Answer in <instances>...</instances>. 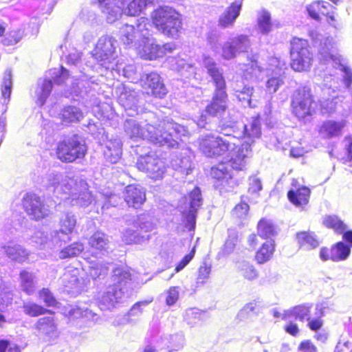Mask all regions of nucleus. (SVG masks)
Segmentation results:
<instances>
[{
  "mask_svg": "<svg viewBox=\"0 0 352 352\" xmlns=\"http://www.w3.org/2000/svg\"><path fill=\"white\" fill-rule=\"evenodd\" d=\"M116 92L119 104L129 116H133L135 113H138L139 96L134 89L126 85H120L116 88Z\"/></svg>",
  "mask_w": 352,
  "mask_h": 352,
  "instance_id": "2eb2a0df",
  "label": "nucleus"
},
{
  "mask_svg": "<svg viewBox=\"0 0 352 352\" xmlns=\"http://www.w3.org/2000/svg\"><path fill=\"white\" fill-rule=\"evenodd\" d=\"M249 206L245 202L237 204L232 211V215L237 219H245L248 214Z\"/></svg>",
  "mask_w": 352,
  "mask_h": 352,
  "instance_id": "774afa93",
  "label": "nucleus"
},
{
  "mask_svg": "<svg viewBox=\"0 0 352 352\" xmlns=\"http://www.w3.org/2000/svg\"><path fill=\"white\" fill-rule=\"evenodd\" d=\"M297 240L301 246H307V248H315L319 245V241L314 234L307 232L298 233Z\"/></svg>",
  "mask_w": 352,
  "mask_h": 352,
  "instance_id": "13d9d810",
  "label": "nucleus"
},
{
  "mask_svg": "<svg viewBox=\"0 0 352 352\" xmlns=\"http://www.w3.org/2000/svg\"><path fill=\"white\" fill-rule=\"evenodd\" d=\"M152 25L147 18L141 17L135 25L124 24L120 29V38L124 45L135 49L148 38Z\"/></svg>",
  "mask_w": 352,
  "mask_h": 352,
  "instance_id": "39448f33",
  "label": "nucleus"
},
{
  "mask_svg": "<svg viewBox=\"0 0 352 352\" xmlns=\"http://www.w3.org/2000/svg\"><path fill=\"white\" fill-rule=\"evenodd\" d=\"M284 84L283 78L277 74H272L269 76L266 82V91L269 94H274Z\"/></svg>",
  "mask_w": 352,
  "mask_h": 352,
  "instance_id": "052dcab7",
  "label": "nucleus"
},
{
  "mask_svg": "<svg viewBox=\"0 0 352 352\" xmlns=\"http://www.w3.org/2000/svg\"><path fill=\"white\" fill-rule=\"evenodd\" d=\"M184 199L185 208L188 209V211L184 212V215L186 219L185 226L189 230H193L195 228L197 211L202 204L200 189L197 187L194 188L190 194L187 197H185Z\"/></svg>",
  "mask_w": 352,
  "mask_h": 352,
  "instance_id": "4468645a",
  "label": "nucleus"
},
{
  "mask_svg": "<svg viewBox=\"0 0 352 352\" xmlns=\"http://www.w3.org/2000/svg\"><path fill=\"white\" fill-rule=\"evenodd\" d=\"M152 0H133L124 10V13L129 16H137L143 13L146 8L153 4Z\"/></svg>",
  "mask_w": 352,
  "mask_h": 352,
  "instance_id": "37998d69",
  "label": "nucleus"
},
{
  "mask_svg": "<svg viewBox=\"0 0 352 352\" xmlns=\"http://www.w3.org/2000/svg\"><path fill=\"white\" fill-rule=\"evenodd\" d=\"M182 76L187 78L197 79V72L195 66L191 63H187L183 58H179L175 60V67Z\"/></svg>",
  "mask_w": 352,
  "mask_h": 352,
  "instance_id": "c03bdc74",
  "label": "nucleus"
},
{
  "mask_svg": "<svg viewBox=\"0 0 352 352\" xmlns=\"http://www.w3.org/2000/svg\"><path fill=\"white\" fill-rule=\"evenodd\" d=\"M110 69L117 71L118 74H122L131 82H134L135 80H138L139 79L136 67L133 64L124 65L122 63L118 62Z\"/></svg>",
  "mask_w": 352,
  "mask_h": 352,
  "instance_id": "a19ab883",
  "label": "nucleus"
},
{
  "mask_svg": "<svg viewBox=\"0 0 352 352\" xmlns=\"http://www.w3.org/2000/svg\"><path fill=\"white\" fill-rule=\"evenodd\" d=\"M311 308V304H303L296 306L291 309L284 311L283 316V320H288L291 317H295L296 319H299L300 321L304 320H310V309Z\"/></svg>",
  "mask_w": 352,
  "mask_h": 352,
  "instance_id": "72a5a7b5",
  "label": "nucleus"
},
{
  "mask_svg": "<svg viewBox=\"0 0 352 352\" xmlns=\"http://www.w3.org/2000/svg\"><path fill=\"white\" fill-rule=\"evenodd\" d=\"M109 239L103 232H97L89 239V244L91 248V254L95 257L104 254L108 248Z\"/></svg>",
  "mask_w": 352,
  "mask_h": 352,
  "instance_id": "c756f323",
  "label": "nucleus"
},
{
  "mask_svg": "<svg viewBox=\"0 0 352 352\" xmlns=\"http://www.w3.org/2000/svg\"><path fill=\"white\" fill-rule=\"evenodd\" d=\"M239 113H229L221 122V133L229 138L208 135L198 140L199 150L208 157H216L228 153L230 166L243 170L252 156V146L261 135V122L252 118L248 124L240 121Z\"/></svg>",
  "mask_w": 352,
  "mask_h": 352,
  "instance_id": "f257e3e1",
  "label": "nucleus"
},
{
  "mask_svg": "<svg viewBox=\"0 0 352 352\" xmlns=\"http://www.w3.org/2000/svg\"><path fill=\"white\" fill-rule=\"evenodd\" d=\"M12 87V73L10 69H6L1 85V94L5 99H8L10 96Z\"/></svg>",
  "mask_w": 352,
  "mask_h": 352,
  "instance_id": "e2e57ef3",
  "label": "nucleus"
},
{
  "mask_svg": "<svg viewBox=\"0 0 352 352\" xmlns=\"http://www.w3.org/2000/svg\"><path fill=\"white\" fill-rule=\"evenodd\" d=\"M60 242V237L58 231H54L49 235L41 230L36 231L32 236L31 243L34 245L41 249L45 248L46 246L51 248L52 245H57Z\"/></svg>",
  "mask_w": 352,
  "mask_h": 352,
  "instance_id": "a878e982",
  "label": "nucleus"
},
{
  "mask_svg": "<svg viewBox=\"0 0 352 352\" xmlns=\"http://www.w3.org/2000/svg\"><path fill=\"white\" fill-rule=\"evenodd\" d=\"M309 195L310 190L307 187H302L297 190H290L287 193L289 201L297 207L307 204Z\"/></svg>",
  "mask_w": 352,
  "mask_h": 352,
  "instance_id": "e433bc0d",
  "label": "nucleus"
},
{
  "mask_svg": "<svg viewBox=\"0 0 352 352\" xmlns=\"http://www.w3.org/2000/svg\"><path fill=\"white\" fill-rule=\"evenodd\" d=\"M153 25L168 37L177 38L182 28L180 14L169 6H160L151 13Z\"/></svg>",
  "mask_w": 352,
  "mask_h": 352,
  "instance_id": "20e7f679",
  "label": "nucleus"
},
{
  "mask_svg": "<svg viewBox=\"0 0 352 352\" xmlns=\"http://www.w3.org/2000/svg\"><path fill=\"white\" fill-rule=\"evenodd\" d=\"M83 250V244L79 242H76L61 250L58 256L61 259L74 257L79 255Z\"/></svg>",
  "mask_w": 352,
  "mask_h": 352,
  "instance_id": "864d4df0",
  "label": "nucleus"
},
{
  "mask_svg": "<svg viewBox=\"0 0 352 352\" xmlns=\"http://www.w3.org/2000/svg\"><path fill=\"white\" fill-rule=\"evenodd\" d=\"M24 35V32L21 29H16L8 32L2 40L3 45L10 46L16 44L19 42Z\"/></svg>",
  "mask_w": 352,
  "mask_h": 352,
  "instance_id": "680f3d73",
  "label": "nucleus"
},
{
  "mask_svg": "<svg viewBox=\"0 0 352 352\" xmlns=\"http://www.w3.org/2000/svg\"><path fill=\"white\" fill-rule=\"evenodd\" d=\"M350 253V246L343 242H338L331 249L322 248L320 250V258L324 261L331 260L334 262H339L347 259Z\"/></svg>",
  "mask_w": 352,
  "mask_h": 352,
  "instance_id": "6ab92c4d",
  "label": "nucleus"
},
{
  "mask_svg": "<svg viewBox=\"0 0 352 352\" xmlns=\"http://www.w3.org/2000/svg\"><path fill=\"white\" fill-rule=\"evenodd\" d=\"M346 125V121L344 120L339 121L329 120L322 124L319 129V134L323 138H338L342 135L343 129Z\"/></svg>",
  "mask_w": 352,
  "mask_h": 352,
  "instance_id": "b1692460",
  "label": "nucleus"
},
{
  "mask_svg": "<svg viewBox=\"0 0 352 352\" xmlns=\"http://www.w3.org/2000/svg\"><path fill=\"white\" fill-rule=\"evenodd\" d=\"M237 269L240 274L247 280H252L258 276V271L249 262L245 261L239 262Z\"/></svg>",
  "mask_w": 352,
  "mask_h": 352,
  "instance_id": "3c124183",
  "label": "nucleus"
},
{
  "mask_svg": "<svg viewBox=\"0 0 352 352\" xmlns=\"http://www.w3.org/2000/svg\"><path fill=\"white\" fill-rule=\"evenodd\" d=\"M291 66L298 72L308 69L313 60L307 40L294 38L291 42Z\"/></svg>",
  "mask_w": 352,
  "mask_h": 352,
  "instance_id": "9d476101",
  "label": "nucleus"
},
{
  "mask_svg": "<svg viewBox=\"0 0 352 352\" xmlns=\"http://www.w3.org/2000/svg\"><path fill=\"white\" fill-rule=\"evenodd\" d=\"M314 100L311 91L307 86L298 87L292 95L293 113L300 120L311 115L314 109Z\"/></svg>",
  "mask_w": 352,
  "mask_h": 352,
  "instance_id": "f8f14e48",
  "label": "nucleus"
},
{
  "mask_svg": "<svg viewBox=\"0 0 352 352\" xmlns=\"http://www.w3.org/2000/svg\"><path fill=\"white\" fill-rule=\"evenodd\" d=\"M36 329L42 334L52 337L56 336L57 327L52 317L41 318L36 323Z\"/></svg>",
  "mask_w": 352,
  "mask_h": 352,
  "instance_id": "58836bf2",
  "label": "nucleus"
},
{
  "mask_svg": "<svg viewBox=\"0 0 352 352\" xmlns=\"http://www.w3.org/2000/svg\"><path fill=\"white\" fill-rule=\"evenodd\" d=\"M89 264L88 274L93 279L104 276L108 272L107 266L99 261H89Z\"/></svg>",
  "mask_w": 352,
  "mask_h": 352,
  "instance_id": "4d7b16f0",
  "label": "nucleus"
},
{
  "mask_svg": "<svg viewBox=\"0 0 352 352\" xmlns=\"http://www.w3.org/2000/svg\"><path fill=\"white\" fill-rule=\"evenodd\" d=\"M142 147L138 146L135 152L140 157L136 162L137 168L143 172H146L153 179L162 178L166 166L164 162L159 158L155 153L148 151L145 155L142 153Z\"/></svg>",
  "mask_w": 352,
  "mask_h": 352,
  "instance_id": "1a4fd4ad",
  "label": "nucleus"
},
{
  "mask_svg": "<svg viewBox=\"0 0 352 352\" xmlns=\"http://www.w3.org/2000/svg\"><path fill=\"white\" fill-rule=\"evenodd\" d=\"M142 85L145 89H148V94L155 97L162 98L167 94L162 78L156 72L146 74L141 78Z\"/></svg>",
  "mask_w": 352,
  "mask_h": 352,
  "instance_id": "a211bd4d",
  "label": "nucleus"
},
{
  "mask_svg": "<svg viewBox=\"0 0 352 352\" xmlns=\"http://www.w3.org/2000/svg\"><path fill=\"white\" fill-rule=\"evenodd\" d=\"M211 175L221 182L220 185L225 188L226 190H229L227 185L232 187L231 184H233V179L229 173L228 167L225 164H219L218 166L212 167Z\"/></svg>",
  "mask_w": 352,
  "mask_h": 352,
  "instance_id": "2f4dec72",
  "label": "nucleus"
},
{
  "mask_svg": "<svg viewBox=\"0 0 352 352\" xmlns=\"http://www.w3.org/2000/svg\"><path fill=\"white\" fill-rule=\"evenodd\" d=\"M323 224L329 228L333 229L338 233L344 232L347 226L336 215H329L323 219Z\"/></svg>",
  "mask_w": 352,
  "mask_h": 352,
  "instance_id": "5fc2aeb1",
  "label": "nucleus"
},
{
  "mask_svg": "<svg viewBox=\"0 0 352 352\" xmlns=\"http://www.w3.org/2000/svg\"><path fill=\"white\" fill-rule=\"evenodd\" d=\"M314 45L318 47L321 60L326 63L331 60H334L335 56L332 51V38L329 37L324 38L322 35H317L314 40Z\"/></svg>",
  "mask_w": 352,
  "mask_h": 352,
  "instance_id": "c85d7f7f",
  "label": "nucleus"
},
{
  "mask_svg": "<svg viewBox=\"0 0 352 352\" xmlns=\"http://www.w3.org/2000/svg\"><path fill=\"white\" fill-rule=\"evenodd\" d=\"M52 89V82L51 80H39L35 90V96L37 98V104L43 106L46 99L50 96Z\"/></svg>",
  "mask_w": 352,
  "mask_h": 352,
  "instance_id": "4c0bfd02",
  "label": "nucleus"
},
{
  "mask_svg": "<svg viewBox=\"0 0 352 352\" xmlns=\"http://www.w3.org/2000/svg\"><path fill=\"white\" fill-rule=\"evenodd\" d=\"M37 280L35 274L26 270L20 273V285L22 290L28 295L32 294L36 289Z\"/></svg>",
  "mask_w": 352,
  "mask_h": 352,
  "instance_id": "ea45409f",
  "label": "nucleus"
},
{
  "mask_svg": "<svg viewBox=\"0 0 352 352\" xmlns=\"http://www.w3.org/2000/svg\"><path fill=\"white\" fill-rule=\"evenodd\" d=\"M331 86H328L327 84L324 85V87L322 88V91L324 95H329L331 98H328L326 101L322 102L321 106L324 109H327V111L330 113L333 111L336 107V102H333V99L336 98V96L331 95V93H334L335 90L331 88Z\"/></svg>",
  "mask_w": 352,
  "mask_h": 352,
  "instance_id": "0e129e2a",
  "label": "nucleus"
},
{
  "mask_svg": "<svg viewBox=\"0 0 352 352\" xmlns=\"http://www.w3.org/2000/svg\"><path fill=\"white\" fill-rule=\"evenodd\" d=\"M151 301H141L135 303L128 313V316L117 317L113 322L114 326L125 324L128 322L129 316L139 315L142 313L141 307L146 306Z\"/></svg>",
  "mask_w": 352,
  "mask_h": 352,
  "instance_id": "603ef678",
  "label": "nucleus"
},
{
  "mask_svg": "<svg viewBox=\"0 0 352 352\" xmlns=\"http://www.w3.org/2000/svg\"><path fill=\"white\" fill-rule=\"evenodd\" d=\"M87 147L84 140L78 135H73L58 142L57 157L63 162H72L85 156Z\"/></svg>",
  "mask_w": 352,
  "mask_h": 352,
  "instance_id": "0eeeda50",
  "label": "nucleus"
},
{
  "mask_svg": "<svg viewBox=\"0 0 352 352\" xmlns=\"http://www.w3.org/2000/svg\"><path fill=\"white\" fill-rule=\"evenodd\" d=\"M171 164L174 169L186 175L189 174L192 169V162L188 155V151L185 150L184 152L172 158Z\"/></svg>",
  "mask_w": 352,
  "mask_h": 352,
  "instance_id": "c9c22d12",
  "label": "nucleus"
},
{
  "mask_svg": "<svg viewBox=\"0 0 352 352\" xmlns=\"http://www.w3.org/2000/svg\"><path fill=\"white\" fill-rule=\"evenodd\" d=\"M124 296L123 289L117 290V287L109 285L98 296L99 306L101 309H111Z\"/></svg>",
  "mask_w": 352,
  "mask_h": 352,
  "instance_id": "412c9836",
  "label": "nucleus"
},
{
  "mask_svg": "<svg viewBox=\"0 0 352 352\" xmlns=\"http://www.w3.org/2000/svg\"><path fill=\"white\" fill-rule=\"evenodd\" d=\"M234 95L245 107H255L256 102H254L253 87L245 85L242 82H236L233 85Z\"/></svg>",
  "mask_w": 352,
  "mask_h": 352,
  "instance_id": "393cba45",
  "label": "nucleus"
},
{
  "mask_svg": "<svg viewBox=\"0 0 352 352\" xmlns=\"http://www.w3.org/2000/svg\"><path fill=\"white\" fill-rule=\"evenodd\" d=\"M155 118V113L151 112L143 121L126 120L124 124L126 135L134 141L147 140L154 144L169 148L178 147L179 141H184L182 138L189 135V131L184 126L172 119L166 118L157 124L153 120Z\"/></svg>",
  "mask_w": 352,
  "mask_h": 352,
  "instance_id": "f03ea898",
  "label": "nucleus"
},
{
  "mask_svg": "<svg viewBox=\"0 0 352 352\" xmlns=\"http://www.w3.org/2000/svg\"><path fill=\"white\" fill-rule=\"evenodd\" d=\"M208 318L206 311L199 310L197 308H190L186 311L184 315L185 321L190 326H194L199 321H204Z\"/></svg>",
  "mask_w": 352,
  "mask_h": 352,
  "instance_id": "09e8293b",
  "label": "nucleus"
},
{
  "mask_svg": "<svg viewBox=\"0 0 352 352\" xmlns=\"http://www.w3.org/2000/svg\"><path fill=\"white\" fill-rule=\"evenodd\" d=\"M13 297V289L6 283L0 290V311H6L12 306Z\"/></svg>",
  "mask_w": 352,
  "mask_h": 352,
  "instance_id": "49530a36",
  "label": "nucleus"
},
{
  "mask_svg": "<svg viewBox=\"0 0 352 352\" xmlns=\"http://www.w3.org/2000/svg\"><path fill=\"white\" fill-rule=\"evenodd\" d=\"M67 179H72L69 177H63L60 173H50L43 179V185L49 191L56 194L57 197H63L67 193V190L65 189L63 181Z\"/></svg>",
  "mask_w": 352,
  "mask_h": 352,
  "instance_id": "aec40b11",
  "label": "nucleus"
},
{
  "mask_svg": "<svg viewBox=\"0 0 352 352\" xmlns=\"http://www.w3.org/2000/svg\"><path fill=\"white\" fill-rule=\"evenodd\" d=\"M203 65L216 87L212 101L206 107V111L212 116H217L224 112L227 107L228 96L226 91V81L222 70L212 58L204 56Z\"/></svg>",
  "mask_w": 352,
  "mask_h": 352,
  "instance_id": "7ed1b4c3",
  "label": "nucleus"
},
{
  "mask_svg": "<svg viewBox=\"0 0 352 352\" xmlns=\"http://www.w3.org/2000/svg\"><path fill=\"white\" fill-rule=\"evenodd\" d=\"M23 206L26 212L33 219L38 220L50 214L49 206H45L35 194L28 193L23 199Z\"/></svg>",
  "mask_w": 352,
  "mask_h": 352,
  "instance_id": "dca6fc26",
  "label": "nucleus"
},
{
  "mask_svg": "<svg viewBox=\"0 0 352 352\" xmlns=\"http://www.w3.org/2000/svg\"><path fill=\"white\" fill-rule=\"evenodd\" d=\"M320 4L323 6L320 8V14L327 17V22L333 26H335L333 22L335 21L334 9L335 8L329 2L320 1H318Z\"/></svg>",
  "mask_w": 352,
  "mask_h": 352,
  "instance_id": "69168bd1",
  "label": "nucleus"
},
{
  "mask_svg": "<svg viewBox=\"0 0 352 352\" xmlns=\"http://www.w3.org/2000/svg\"><path fill=\"white\" fill-rule=\"evenodd\" d=\"M117 41L109 36H101L92 51V57L106 69H110L118 58Z\"/></svg>",
  "mask_w": 352,
  "mask_h": 352,
  "instance_id": "6e6552de",
  "label": "nucleus"
},
{
  "mask_svg": "<svg viewBox=\"0 0 352 352\" xmlns=\"http://www.w3.org/2000/svg\"><path fill=\"white\" fill-rule=\"evenodd\" d=\"M151 30L149 29L148 38L141 42L136 48L139 55L146 60H155L163 57L167 53H171L175 49V44L168 43L163 45L156 44L152 36Z\"/></svg>",
  "mask_w": 352,
  "mask_h": 352,
  "instance_id": "ddd939ff",
  "label": "nucleus"
},
{
  "mask_svg": "<svg viewBox=\"0 0 352 352\" xmlns=\"http://www.w3.org/2000/svg\"><path fill=\"white\" fill-rule=\"evenodd\" d=\"M63 183L67 191L64 197H60V199H65L72 206L87 207L91 204L94 200L93 196L84 180L78 178L67 179Z\"/></svg>",
  "mask_w": 352,
  "mask_h": 352,
  "instance_id": "423d86ee",
  "label": "nucleus"
},
{
  "mask_svg": "<svg viewBox=\"0 0 352 352\" xmlns=\"http://www.w3.org/2000/svg\"><path fill=\"white\" fill-rule=\"evenodd\" d=\"M258 233L263 238H271L277 233L276 229L272 221L270 219H262L257 226Z\"/></svg>",
  "mask_w": 352,
  "mask_h": 352,
  "instance_id": "de8ad7c7",
  "label": "nucleus"
},
{
  "mask_svg": "<svg viewBox=\"0 0 352 352\" xmlns=\"http://www.w3.org/2000/svg\"><path fill=\"white\" fill-rule=\"evenodd\" d=\"M122 155V142L119 138L107 142L104 150V155L107 161L112 164L116 163Z\"/></svg>",
  "mask_w": 352,
  "mask_h": 352,
  "instance_id": "7c9ffc66",
  "label": "nucleus"
},
{
  "mask_svg": "<svg viewBox=\"0 0 352 352\" xmlns=\"http://www.w3.org/2000/svg\"><path fill=\"white\" fill-rule=\"evenodd\" d=\"M79 270L72 268L67 270L60 278V282L65 290L72 295H76L82 290V283L78 278Z\"/></svg>",
  "mask_w": 352,
  "mask_h": 352,
  "instance_id": "4be33fe9",
  "label": "nucleus"
},
{
  "mask_svg": "<svg viewBox=\"0 0 352 352\" xmlns=\"http://www.w3.org/2000/svg\"><path fill=\"white\" fill-rule=\"evenodd\" d=\"M242 6V0L233 2L230 7L220 16L219 24L226 28L232 26L236 18L239 16Z\"/></svg>",
  "mask_w": 352,
  "mask_h": 352,
  "instance_id": "cd10ccee",
  "label": "nucleus"
},
{
  "mask_svg": "<svg viewBox=\"0 0 352 352\" xmlns=\"http://www.w3.org/2000/svg\"><path fill=\"white\" fill-rule=\"evenodd\" d=\"M153 228L150 217L142 214L133 221L131 228L126 229L123 233V241L126 243H142L149 239L148 232Z\"/></svg>",
  "mask_w": 352,
  "mask_h": 352,
  "instance_id": "9b49d317",
  "label": "nucleus"
},
{
  "mask_svg": "<svg viewBox=\"0 0 352 352\" xmlns=\"http://www.w3.org/2000/svg\"><path fill=\"white\" fill-rule=\"evenodd\" d=\"M8 256L17 262L24 261L28 256V252L19 245H8L3 248Z\"/></svg>",
  "mask_w": 352,
  "mask_h": 352,
  "instance_id": "a18cd8bd",
  "label": "nucleus"
},
{
  "mask_svg": "<svg viewBox=\"0 0 352 352\" xmlns=\"http://www.w3.org/2000/svg\"><path fill=\"white\" fill-rule=\"evenodd\" d=\"M245 67L244 69V76L246 79L258 80L261 78L263 70L256 61L252 60Z\"/></svg>",
  "mask_w": 352,
  "mask_h": 352,
  "instance_id": "6e6d98bb",
  "label": "nucleus"
},
{
  "mask_svg": "<svg viewBox=\"0 0 352 352\" xmlns=\"http://www.w3.org/2000/svg\"><path fill=\"white\" fill-rule=\"evenodd\" d=\"M251 45L250 38L246 35H239L226 42L222 47V56L230 60L237 54L248 52Z\"/></svg>",
  "mask_w": 352,
  "mask_h": 352,
  "instance_id": "f3484780",
  "label": "nucleus"
},
{
  "mask_svg": "<svg viewBox=\"0 0 352 352\" xmlns=\"http://www.w3.org/2000/svg\"><path fill=\"white\" fill-rule=\"evenodd\" d=\"M62 122L65 124L79 122L83 118V113L80 108L69 105L65 107L59 113Z\"/></svg>",
  "mask_w": 352,
  "mask_h": 352,
  "instance_id": "f704fd0d",
  "label": "nucleus"
},
{
  "mask_svg": "<svg viewBox=\"0 0 352 352\" xmlns=\"http://www.w3.org/2000/svg\"><path fill=\"white\" fill-rule=\"evenodd\" d=\"M76 225V218L72 213L67 212L62 216L60 219V230L58 231L60 237V241L69 239L67 235L74 231Z\"/></svg>",
  "mask_w": 352,
  "mask_h": 352,
  "instance_id": "473e14b6",
  "label": "nucleus"
},
{
  "mask_svg": "<svg viewBox=\"0 0 352 352\" xmlns=\"http://www.w3.org/2000/svg\"><path fill=\"white\" fill-rule=\"evenodd\" d=\"M131 274L129 270L124 267H116L113 271L111 276L112 285L111 287L123 289L124 294L127 293L128 289L131 285Z\"/></svg>",
  "mask_w": 352,
  "mask_h": 352,
  "instance_id": "bb28decb",
  "label": "nucleus"
},
{
  "mask_svg": "<svg viewBox=\"0 0 352 352\" xmlns=\"http://www.w3.org/2000/svg\"><path fill=\"white\" fill-rule=\"evenodd\" d=\"M257 23L259 31L263 34L270 33L273 27V23L271 21L270 13L265 10H261L258 15Z\"/></svg>",
  "mask_w": 352,
  "mask_h": 352,
  "instance_id": "8fccbe9b",
  "label": "nucleus"
},
{
  "mask_svg": "<svg viewBox=\"0 0 352 352\" xmlns=\"http://www.w3.org/2000/svg\"><path fill=\"white\" fill-rule=\"evenodd\" d=\"M184 339L182 336L175 334L170 336V344L167 346L168 352L180 350L184 347Z\"/></svg>",
  "mask_w": 352,
  "mask_h": 352,
  "instance_id": "338daca9",
  "label": "nucleus"
},
{
  "mask_svg": "<svg viewBox=\"0 0 352 352\" xmlns=\"http://www.w3.org/2000/svg\"><path fill=\"white\" fill-rule=\"evenodd\" d=\"M274 248L275 245L272 240L265 242L256 252L255 258L257 263L263 264L270 261L274 254Z\"/></svg>",
  "mask_w": 352,
  "mask_h": 352,
  "instance_id": "79ce46f5",
  "label": "nucleus"
},
{
  "mask_svg": "<svg viewBox=\"0 0 352 352\" xmlns=\"http://www.w3.org/2000/svg\"><path fill=\"white\" fill-rule=\"evenodd\" d=\"M22 307L23 312L31 317H36L47 311V310L42 306L30 301L24 302Z\"/></svg>",
  "mask_w": 352,
  "mask_h": 352,
  "instance_id": "bf43d9fd",
  "label": "nucleus"
},
{
  "mask_svg": "<svg viewBox=\"0 0 352 352\" xmlns=\"http://www.w3.org/2000/svg\"><path fill=\"white\" fill-rule=\"evenodd\" d=\"M123 193L124 201L130 207L140 208L146 200L145 190L138 185L127 186Z\"/></svg>",
  "mask_w": 352,
  "mask_h": 352,
  "instance_id": "5701e85b",
  "label": "nucleus"
}]
</instances>
